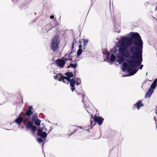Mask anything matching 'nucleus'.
<instances>
[{
  "label": "nucleus",
  "instance_id": "obj_1",
  "mask_svg": "<svg viewBox=\"0 0 157 157\" xmlns=\"http://www.w3.org/2000/svg\"><path fill=\"white\" fill-rule=\"evenodd\" d=\"M116 46L110 49L111 62L119 64L123 63L121 69L129 72L128 76L133 75L138 70L133 69L138 66L142 61L143 43L141 37L137 33L130 32L120 39L117 38Z\"/></svg>",
  "mask_w": 157,
  "mask_h": 157
},
{
  "label": "nucleus",
  "instance_id": "obj_2",
  "mask_svg": "<svg viewBox=\"0 0 157 157\" xmlns=\"http://www.w3.org/2000/svg\"><path fill=\"white\" fill-rule=\"evenodd\" d=\"M60 40L59 36L55 35L51 41V48L54 52L57 51L59 48Z\"/></svg>",
  "mask_w": 157,
  "mask_h": 157
},
{
  "label": "nucleus",
  "instance_id": "obj_3",
  "mask_svg": "<svg viewBox=\"0 0 157 157\" xmlns=\"http://www.w3.org/2000/svg\"><path fill=\"white\" fill-rule=\"evenodd\" d=\"M62 82L64 83L67 84H68L69 83L71 86V90L72 92H73L75 90L74 86L76 83V82L73 78L70 79L67 77H65L62 79Z\"/></svg>",
  "mask_w": 157,
  "mask_h": 157
},
{
  "label": "nucleus",
  "instance_id": "obj_4",
  "mask_svg": "<svg viewBox=\"0 0 157 157\" xmlns=\"http://www.w3.org/2000/svg\"><path fill=\"white\" fill-rule=\"evenodd\" d=\"M65 57L63 58L58 59H57L55 61V64L56 65L60 68L63 67L65 66L66 62L67 60H66L64 58Z\"/></svg>",
  "mask_w": 157,
  "mask_h": 157
},
{
  "label": "nucleus",
  "instance_id": "obj_5",
  "mask_svg": "<svg viewBox=\"0 0 157 157\" xmlns=\"http://www.w3.org/2000/svg\"><path fill=\"white\" fill-rule=\"evenodd\" d=\"M94 121L97 123L99 125H101L104 120V119L99 116H94Z\"/></svg>",
  "mask_w": 157,
  "mask_h": 157
},
{
  "label": "nucleus",
  "instance_id": "obj_6",
  "mask_svg": "<svg viewBox=\"0 0 157 157\" xmlns=\"http://www.w3.org/2000/svg\"><path fill=\"white\" fill-rule=\"evenodd\" d=\"M37 134L38 136L42 138H46L47 136V134L45 131L43 132L41 130H38L37 131Z\"/></svg>",
  "mask_w": 157,
  "mask_h": 157
},
{
  "label": "nucleus",
  "instance_id": "obj_7",
  "mask_svg": "<svg viewBox=\"0 0 157 157\" xmlns=\"http://www.w3.org/2000/svg\"><path fill=\"white\" fill-rule=\"evenodd\" d=\"M53 77L55 79L58 80L59 81H62V79L64 77L63 76L61 73H59L54 75Z\"/></svg>",
  "mask_w": 157,
  "mask_h": 157
},
{
  "label": "nucleus",
  "instance_id": "obj_8",
  "mask_svg": "<svg viewBox=\"0 0 157 157\" xmlns=\"http://www.w3.org/2000/svg\"><path fill=\"white\" fill-rule=\"evenodd\" d=\"M73 51H71L69 53L66 54L64 56L65 58L64 59H66V60H72V56H71V55L73 52Z\"/></svg>",
  "mask_w": 157,
  "mask_h": 157
},
{
  "label": "nucleus",
  "instance_id": "obj_9",
  "mask_svg": "<svg viewBox=\"0 0 157 157\" xmlns=\"http://www.w3.org/2000/svg\"><path fill=\"white\" fill-rule=\"evenodd\" d=\"M153 90L150 88L145 95V98H149L152 95L153 92Z\"/></svg>",
  "mask_w": 157,
  "mask_h": 157
},
{
  "label": "nucleus",
  "instance_id": "obj_10",
  "mask_svg": "<svg viewBox=\"0 0 157 157\" xmlns=\"http://www.w3.org/2000/svg\"><path fill=\"white\" fill-rule=\"evenodd\" d=\"M135 105L136 106L137 109L139 110L140 107H142L144 106V105L142 103L140 100L138 101L135 104Z\"/></svg>",
  "mask_w": 157,
  "mask_h": 157
},
{
  "label": "nucleus",
  "instance_id": "obj_11",
  "mask_svg": "<svg viewBox=\"0 0 157 157\" xmlns=\"http://www.w3.org/2000/svg\"><path fill=\"white\" fill-rule=\"evenodd\" d=\"M23 119L21 117H19L18 118L16 119L14 121L15 122L18 124H20L23 121Z\"/></svg>",
  "mask_w": 157,
  "mask_h": 157
},
{
  "label": "nucleus",
  "instance_id": "obj_12",
  "mask_svg": "<svg viewBox=\"0 0 157 157\" xmlns=\"http://www.w3.org/2000/svg\"><path fill=\"white\" fill-rule=\"evenodd\" d=\"M157 78L155 79L153 81V83L151 84L150 86V88L152 89H154L155 88L157 85Z\"/></svg>",
  "mask_w": 157,
  "mask_h": 157
},
{
  "label": "nucleus",
  "instance_id": "obj_13",
  "mask_svg": "<svg viewBox=\"0 0 157 157\" xmlns=\"http://www.w3.org/2000/svg\"><path fill=\"white\" fill-rule=\"evenodd\" d=\"M33 126V123L32 122H29L26 125V128L27 129H30Z\"/></svg>",
  "mask_w": 157,
  "mask_h": 157
},
{
  "label": "nucleus",
  "instance_id": "obj_14",
  "mask_svg": "<svg viewBox=\"0 0 157 157\" xmlns=\"http://www.w3.org/2000/svg\"><path fill=\"white\" fill-rule=\"evenodd\" d=\"M65 75L67 76L66 77L69 78L72 77L73 76V74L71 72H67L65 74Z\"/></svg>",
  "mask_w": 157,
  "mask_h": 157
},
{
  "label": "nucleus",
  "instance_id": "obj_15",
  "mask_svg": "<svg viewBox=\"0 0 157 157\" xmlns=\"http://www.w3.org/2000/svg\"><path fill=\"white\" fill-rule=\"evenodd\" d=\"M35 124L37 126H39L40 125L41 121L40 119H37L34 121Z\"/></svg>",
  "mask_w": 157,
  "mask_h": 157
},
{
  "label": "nucleus",
  "instance_id": "obj_16",
  "mask_svg": "<svg viewBox=\"0 0 157 157\" xmlns=\"http://www.w3.org/2000/svg\"><path fill=\"white\" fill-rule=\"evenodd\" d=\"M33 113V111L28 110L26 113V115L28 117H29Z\"/></svg>",
  "mask_w": 157,
  "mask_h": 157
},
{
  "label": "nucleus",
  "instance_id": "obj_17",
  "mask_svg": "<svg viewBox=\"0 0 157 157\" xmlns=\"http://www.w3.org/2000/svg\"><path fill=\"white\" fill-rule=\"evenodd\" d=\"M37 118L38 117L37 114H36V113H34L33 114V115L32 118V120L33 121H35V120L37 119Z\"/></svg>",
  "mask_w": 157,
  "mask_h": 157
},
{
  "label": "nucleus",
  "instance_id": "obj_18",
  "mask_svg": "<svg viewBox=\"0 0 157 157\" xmlns=\"http://www.w3.org/2000/svg\"><path fill=\"white\" fill-rule=\"evenodd\" d=\"M82 52V50L81 48H79L77 52V56H79L81 55Z\"/></svg>",
  "mask_w": 157,
  "mask_h": 157
},
{
  "label": "nucleus",
  "instance_id": "obj_19",
  "mask_svg": "<svg viewBox=\"0 0 157 157\" xmlns=\"http://www.w3.org/2000/svg\"><path fill=\"white\" fill-rule=\"evenodd\" d=\"M77 64L76 63H70V66L71 67L73 68H75L77 66Z\"/></svg>",
  "mask_w": 157,
  "mask_h": 157
},
{
  "label": "nucleus",
  "instance_id": "obj_20",
  "mask_svg": "<svg viewBox=\"0 0 157 157\" xmlns=\"http://www.w3.org/2000/svg\"><path fill=\"white\" fill-rule=\"evenodd\" d=\"M83 46H85L87 45L89 40L88 39H83Z\"/></svg>",
  "mask_w": 157,
  "mask_h": 157
},
{
  "label": "nucleus",
  "instance_id": "obj_21",
  "mask_svg": "<svg viewBox=\"0 0 157 157\" xmlns=\"http://www.w3.org/2000/svg\"><path fill=\"white\" fill-rule=\"evenodd\" d=\"M30 129H31V130L32 132H34L36 131V128L35 126L33 125Z\"/></svg>",
  "mask_w": 157,
  "mask_h": 157
},
{
  "label": "nucleus",
  "instance_id": "obj_22",
  "mask_svg": "<svg viewBox=\"0 0 157 157\" xmlns=\"http://www.w3.org/2000/svg\"><path fill=\"white\" fill-rule=\"evenodd\" d=\"M37 141L39 143H41L43 142V140L41 138H39L37 139Z\"/></svg>",
  "mask_w": 157,
  "mask_h": 157
},
{
  "label": "nucleus",
  "instance_id": "obj_23",
  "mask_svg": "<svg viewBox=\"0 0 157 157\" xmlns=\"http://www.w3.org/2000/svg\"><path fill=\"white\" fill-rule=\"evenodd\" d=\"M43 125V127L41 128L40 129H39V130H41V131H44V130H46V128L44 127V124H42L41 125Z\"/></svg>",
  "mask_w": 157,
  "mask_h": 157
},
{
  "label": "nucleus",
  "instance_id": "obj_24",
  "mask_svg": "<svg viewBox=\"0 0 157 157\" xmlns=\"http://www.w3.org/2000/svg\"><path fill=\"white\" fill-rule=\"evenodd\" d=\"M91 4L90 5V8L89 9V10H90V9H91L90 8L93 5V3H94L95 2V0H91Z\"/></svg>",
  "mask_w": 157,
  "mask_h": 157
},
{
  "label": "nucleus",
  "instance_id": "obj_25",
  "mask_svg": "<svg viewBox=\"0 0 157 157\" xmlns=\"http://www.w3.org/2000/svg\"><path fill=\"white\" fill-rule=\"evenodd\" d=\"M33 109V108L32 106H29V108H28V110H30V111H32V110Z\"/></svg>",
  "mask_w": 157,
  "mask_h": 157
},
{
  "label": "nucleus",
  "instance_id": "obj_26",
  "mask_svg": "<svg viewBox=\"0 0 157 157\" xmlns=\"http://www.w3.org/2000/svg\"><path fill=\"white\" fill-rule=\"evenodd\" d=\"M78 95H80L81 96H82V98H83L84 97V96L83 94L82 93H80V94H77Z\"/></svg>",
  "mask_w": 157,
  "mask_h": 157
},
{
  "label": "nucleus",
  "instance_id": "obj_27",
  "mask_svg": "<svg viewBox=\"0 0 157 157\" xmlns=\"http://www.w3.org/2000/svg\"><path fill=\"white\" fill-rule=\"evenodd\" d=\"M79 80L80 81V82H81V79L78 78H76V81H75V82H78Z\"/></svg>",
  "mask_w": 157,
  "mask_h": 157
},
{
  "label": "nucleus",
  "instance_id": "obj_28",
  "mask_svg": "<svg viewBox=\"0 0 157 157\" xmlns=\"http://www.w3.org/2000/svg\"><path fill=\"white\" fill-rule=\"evenodd\" d=\"M81 82H80V81H78V82H76V83L77 86H78L79 84L81 83Z\"/></svg>",
  "mask_w": 157,
  "mask_h": 157
},
{
  "label": "nucleus",
  "instance_id": "obj_29",
  "mask_svg": "<svg viewBox=\"0 0 157 157\" xmlns=\"http://www.w3.org/2000/svg\"><path fill=\"white\" fill-rule=\"evenodd\" d=\"M154 120L155 121V124L156 125V128H157V119L154 118Z\"/></svg>",
  "mask_w": 157,
  "mask_h": 157
},
{
  "label": "nucleus",
  "instance_id": "obj_30",
  "mask_svg": "<svg viewBox=\"0 0 157 157\" xmlns=\"http://www.w3.org/2000/svg\"><path fill=\"white\" fill-rule=\"evenodd\" d=\"M115 31L119 33L120 32V29H117L116 30H115Z\"/></svg>",
  "mask_w": 157,
  "mask_h": 157
},
{
  "label": "nucleus",
  "instance_id": "obj_31",
  "mask_svg": "<svg viewBox=\"0 0 157 157\" xmlns=\"http://www.w3.org/2000/svg\"><path fill=\"white\" fill-rule=\"evenodd\" d=\"M143 65H142V64L140 66V70H141L142 69V68H143Z\"/></svg>",
  "mask_w": 157,
  "mask_h": 157
},
{
  "label": "nucleus",
  "instance_id": "obj_32",
  "mask_svg": "<svg viewBox=\"0 0 157 157\" xmlns=\"http://www.w3.org/2000/svg\"><path fill=\"white\" fill-rule=\"evenodd\" d=\"M50 18L51 19H53L54 18V16L53 15H52V16H50Z\"/></svg>",
  "mask_w": 157,
  "mask_h": 157
},
{
  "label": "nucleus",
  "instance_id": "obj_33",
  "mask_svg": "<svg viewBox=\"0 0 157 157\" xmlns=\"http://www.w3.org/2000/svg\"><path fill=\"white\" fill-rule=\"evenodd\" d=\"M78 127L80 129H82V126H78Z\"/></svg>",
  "mask_w": 157,
  "mask_h": 157
},
{
  "label": "nucleus",
  "instance_id": "obj_34",
  "mask_svg": "<svg viewBox=\"0 0 157 157\" xmlns=\"http://www.w3.org/2000/svg\"><path fill=\"white\" fill-rule=\"evenodd\" d=\"M149 3V2H146V3H145V5H146V4H147V5H148Z\"/></svg>",
  "mask_w": 157,
  "mask_h": 157
},
{
  "label": "nucleus",
  "instance_id": "obj_35",
  "mask_svg": "<svg viewBox=\"0 0 157 157\" xmlns=\"http://www.w3.org/2000/svg\"><path fill=\"white\" fill-rule=\"evenodd\" d=\"M82 46L81 45H80L79 46H78V47L79 48H82Z\"/></svg>",
  "mask_w": 157,
  "mask_h": 157
},
{
  "label": "nucleus",
  "instance_id": "obj_36",
  "mask_svg": "<svg viewBox=\"0 0 157 157\" xmlns=\"http://www.w3.org/2000/svg\"><path fill=\"white\" fill-rule=\"evenodd\" d=\"M155 113L157 116V109H156V112H155Z\"/></svg>",
  "mask_w": 157,
  "mask_h": 157
},
{
  "label": "nucleus",
  "instance_id": "obj_37",
  "mask_svg": "<svg viewBox=\"0 0 157 157\" xmlns=\"http://www.w3.org/2000/svg\"><path fill=\"white\" fill-rule=\"evenodd\" d=\"M106 59H107L108 60H109V59H108V56H106Z\"/></svg>",
  "mask_w": 157,
  "mask_h": 157
},
{
  "label": "nucleus",
  "instance_id": "obj_38",
  "mask_svg": "<svg viewBox=\"0 0 157 157\" xmlns=\"http://www.w3.org/2000/svg\"><path fill=\"white\" fill-rule=\"evenodd\" d=\"M22 114V113H21L19 115V117H20L21 116V114Z\"/></svg>",
  "mask_w": 157,
  "mask_h": 157
},
{
  "label": "nucleus",
  "instance_id": "obj_39",
  "mask_svg": "<svg viewBox=\"0 0 157 157\" xmlns=\"http://www.w3.org/2000/svg\"><path fill=\"white\" fill-rule=\"evenodd\" d=\"M155 10H157V6H156L155 7Z\"/></svg>",
  "mask_w": 157,
  "mask_h": 157
},
{
  "label": "nucleus",
  "instance_id": "obj_40",
  "mask_svg": "<svg viewBox=\"0 0 157 157\" xmlns=\"http://www.w3.org/2000/svg\"><path fill=\"white\" fill-rule=\"evenodd\" d=\"M84 49H85V46H84Z\"/></svg>",
  "mask_w": 157,
  "mask_h": 157
},
{
  "label": "nucleus",
  "instance_id": "obj_41",
  "mask_svg": "<svg viewBox=\"0 0 157 157\" xmlns=\"http://www.w3.org/2000/svg\"><path fill=\"white\" fill-rule=\"evenodd\" d=\"M92 124V122H90V124H91V125Z\"/></svg>",
  "mask_w": 157,
  "mask_h": 157
},
{
  "label": "nucleus",
  "instance_id": "obj_42",
  "mask_svg": "<svg viewBox=\"0 0 157 157\" xmlns=\"http://www.w3.org/2000/svg\"><path fill=\"white\" fill-rule=\"evenodd\" d=\"M147 72L146 73V75H147Z\"/></svg>",
  "mask_w": 157,
  "mask_h": 157
},
{
  "label": "nucleus",
  "instance_id": "obj_43",
  "mask_svg": "<svg viewBox=\"0 0 157 157\" xmlns=\"http://www.w3.org/2000/svg\"><path fill=\"white\" fill-rule=\"evenodd\" d=\"M107 54H108V55H109V53H107Z\"/></svg>",
  "mask_w": 157,
  "mask_h": 157
},
{
  "label": "nucleus",
  "instance_id": "obj_44",
  "mask_svg": "<svg viewBox=\"0 0 157 157\" xmlns=\"http://www.w3.org/2000/svg\"><path fill=\"white\" fill-rule=\"evenodd\" d=\"M68 57H68V56H66V58H68Z\"/></svg>",
  "mask_w": 157,
  "mask_h": 157
},
{
  "label": "nucleus",
  "instance_id": "obj_45",
  "mask_svg": "<svg viewBox=\"0 0 157 157\" xmlns=\"http://www.w3.org/2000/svg\"><path fill=\"white\" fill-rule=\"evenodd\" d=\"M12 1L13 2V0H12Z\"/></svg>",
  "mask_w": 157,
  "mask_h": 157
},
{
  "label": "nucleus",
  "instance_id": "obj_46",
  "mask_svg": "<svg viewBox=\"0 0 157 157\" xmlns=\"http://www.w3.org/2000/svg\"><path fill=\"white\" fill-rule=\"evenodd\" d=\"M7 130H10V129H6Z\"/></svg>",
  "mask_w": 157,
  "mask_h": 157
},
{
  "label": "nucleus",
  "instance_id": "obj_47",
  "mask_svg": "<svg viewBox=\"0 0 157 157\" xmlns=\"http://www.w3.org/2000/svg\"><path fill=\"white\" fill-rule=\"evenodd\" d=\"M110 3L109 4V6L110 7Z\"/></svg>",
  "mask_w": 157,
  "mask_h": 157
}]
</instances>
